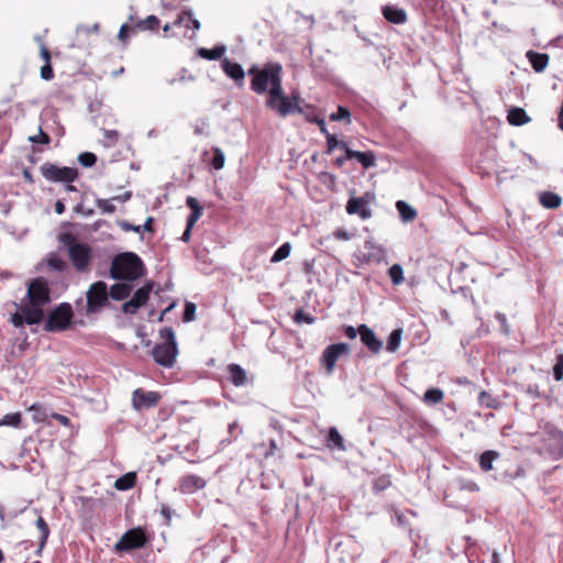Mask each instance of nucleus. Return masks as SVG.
Listing matches in <instances>:
<instances>
[{
    "instance_id": "nucleus-29",
    "label": "nucleus",
    "mask_w": 563,
    "mask_h": 563,
    "mask_svg": "<svg viewBox=\"0 0 563 563\" xmlns=\"http://www.w3.org/2000/svg\"><path fill=\"white\" fill-rule=\"evenodd\" d=\"M500 454L497 451L488 450L479 456V467L483 472H489L493 470V463L497 460Z\"/></svg>"
},
{
    "instance_id": "nucleus-5",
    "label": "nucleus",
    "mask_w": 563,
    "mask_h": 563,
    "mask_svg": "<svg viewBox=\"0 0 563 563\" xmlns=\"http://www.w3.org/2000/svg\"><path fill=\"white\" fill-rule=\"evenodd\" d=\"M73 308L70 303L63 302L59 303L55 309H53L44 324V330L47 332H60L70 325L73 319Z\"/></svg>"
},
{
    "instance_id": "nucleus-34",
    "label": "nucleus",
    "mask_w": 563,
    "mask_h": 563,
    "mask_svg": "<svg viewBox=\"0 0 563 563\" xmlns=\"http://www.w3.org/2000/svg\"><path fill=\"white\" fill-rule=\"evenodd\" d=\"M159 25V19L155 15H148L146 19L144 20H139L134 25H133V31L135 30H139V31H145V30H151V31H154L158 27Z\"/></svg>"
},
{
    "instance_id": "nucleus-19",
    "label": "nucleus",
    "mask_w": 563,
    "mask_h": 563,
    "mask_svg": "<svg viewBox=\"0 0 563 563\" xmlns=\"http://www.w3.org/2000/svg\"><path fill=\"white\" fill-rule=\"evenodd\" d=\"M20 312L22 313L26 324H38L43 318L44 312L41 306L27 303L20 306Z\"/></svg>"
},
{
    "instance_id": "nucleus-6",
    "label": "nucleus",
    "mask_w": 563,
    "mask_h": 563,
    "mask_svg": "<svg viewBox=\"0 0 563 563\" xmlns=\"http://www.w3.org/2000/svg\"><path fill=\"white\" fill-rule=\"evenodd\" d=\"M542 450L556 461L563 457V432L554 426L547 424L542 433Z\"/></svg>"
},
{
    "instance_id": "nucleus-59",
    "label": "nucleus",
    "mask_w": 563,
    "mask_h": 563,
    "mask_svg": "<svg viewBox=\"0 0 563 563\" xmlns=\"http://www.w3.org/2000/svg\"><path fill=\"white\" fill-rule=\"evenodd\" d=\"M334 238L338 239V240H344V241H347L351 239V234L346 231V230H343V229H338L334 231L333 233Z\"/></svg>"
},
{
    "instance_id": "nucleus-50",
    "label": "nucleus",
    "mask_w": 563,
    "mask_h": 563,
    "mask_svg": "<svg viewBox=\"0 0 563 563\" xmlns=\"http://www.w3.org/2000/svg\"><path fill=\"white\" fill-rule=\"evenodd\" d=\"M324 136L327 140V153L330 154L338 147L339 140L334 134H331L330 132L325 133Z\"/></svg>"
},
{
    "instance_id": "nucleus-47",
    "label": "nucleus",
    "mask_w": 563,
    "mask_h": 563,
    "mask_svg": "<svg viewBox=\"0 0 563 563\" xmlns=\"http://www.w3.org/2000/svg\"><path fill=\"white\" fill-rule=\"evenodd\" d=\"M478 401H479L481 406H484L486 408H495L496 407V400L487 391L479 393Z\"/></svg>"
},
{
    "instance_id": "nucleus-35",
    "label": "nucleus",
    "mask_w": 563,
    "mask_h": 563,
    "mask_svg": "<svg viewBox=\"0 0 563 563\" xmlns=\"http://www.w3.org/2000/svg\"><path fill=\"white\" fill-rule=\"evenodd\" d=\"M401 336L402 329L398 328L393 330L388 336L386 350L391 353L396 352L400 346Z\"/></svg>"
},
{
    "instance_id": "nucleus-3",
    "label": "nucleus",
    "mask_w": 563,
    "mask_h": 563,
    "mask_svg": "<svg viewBox=\"0 0 563 563\" xmlns=\"http://www.w3.org/2000/svg\"><path fill=\"white\" fill-rule=\"evenodd\" d=\"M161 336L165 340L153 347L152 355L154 361L163 367L174 366L178 354L175 332L172 328L161 330Z\"/></svg>"
},
{
    "instance_id": "nucleus-36",
    "label": "nucleus",
    "mask_w": 563,
    "mask_h": 563,
    "mask_svg": "<svg viewBox=\"0 0 563 563\" xmlns=\"http://www.w3.org/2000/svg\"><path fill=\"white\" fill-rule=\"evenodd\" d=\"M46 263L49 269L63 273L67 268V263L57 254H49L46 258Z\"/></svg>"
},
{
    "instance_id": "nucleus-49",
    "label": "nucleus",
    "mask_w": 563,
    "mask_h": 563,
    "mask_svg": "<svg viewBox=\"0 0 563 563\" xmlns=\"http://www.w3.org/2000/svg\"><path fill=\"white\" fill-rule=\"evenodd\" d=\"M295 321L297 323H301V322H305V323H308V324H312L316 320L314 317H312L311 314H308L306 313L302 309H299L295 312V317H294Z\"/></svg>"
},
{
    "instance_id": "nucleus-8",
    "label": "nucleus",
    "mask_w": 563,
    "mask_h": 563,
    "mask_svg": "<svg viewBox=\"0 0 563 563\" xmlns=\"http://www.w3.org/2000/svg\"><path fill=\"white\" fill-rule=\"evenodd\" d=\"M42 176L52 183H73L78 177V172L73 167H59L52 163H44L41 167Z\"/></svg>"
},
{
    "instance_id": "nucleus-52",
    "label": "nucleus",
    "mask_w": 563,
    "mask_h": 563,
    "mask_svg": "<svg viewBox=\"0 0 563 563\" xmlns=\"http://www.w3.org/2000/svg\"><path fill=\"white\" fill-rule=\"evenodd\" d=\"M350 118V111L344 107H339L338 111L330 115L331 121H340Z\"/></svg>"
},
{
    "instance_id": "nucleus-64",
    "label": "nucleus",
    "mask_w": 563,
    "mask_h": 563,
    "mask_svg": "<svg viewBox=\"0 0 563 563\" xmlns=\"http://www.w3.org/2000/svg\"><path fill=\"white\" fill-rule=\"evenodd\" d=\"M161 514L167 519L170 520L172 509L167 505H162Z\"/></svg>"
},
{
    "instance_id": "nucleus-56",
    "label": "nucleus",
    "mask_w": 563,
    "mask_h": 563,
    "mask_svg": "<svg viewBox=\"0 0 563 563\" xmlns=\"http://www.w3.org/2000/svg\"><path fill=\"white\" fill-rule=\"evenodd\" d=\"M11 322L15 328H20L25 323L24 318L20 311L12 314Z\"/></svg>"
},
{
    "instance_id": "nucleus-25",
    "label": "nucleus",
    "mask_w": 563,
    "mask_h": 563,
    "mask_svg": "<svg viewBox=\"0 0 563 563\" xmlns=\"http://www.w3.org/2000/svg\"><path fill=\"white\" fill-rule=\"evenodd\" d=\"M507 119L508 122L515 126L523 125L530 121V118L526 113V111L522 108L518 107L509 109Z\"/></svg>"
},
{
    "instance_id": "nucleus-20",
    "label": "nucleus",
    "mask_w": 563,
    "mask_h": 563,
    "mask_svg": "<svg viewBox=\"0 0 563 563\" xmlns=\"http://www.w3.org/2000/svg\"><path fill=\"white\" fill-rule=\"evenodd\" d=\"M366 253L363 254V258L366 263L375 262L380 263L386 258V251L383 246L375 244L372 241H366L364 244Z\"/></svg>"
},
{
    "instance_id": "nucleus-27",
    "label": "nucleus",
    "mask_w": 563,
    "mask_h": 563,
    "mask_svg": "<svg viewBox=\"0 0 563 563\" xmlns=\"http://www.w3.org/2000/svg\"><path fill=\"white\" fill-rule=\"evenodd\" d=\"M228 372L230 374V380L233 385L240 387L246 384V372L240 365L234 363L230 364L228 366Z\"/></svg>"
},
{
    "instance_id": "nucleus-43",
    "label": "nucleus",
    "mask_w": 563,
    "mask_h": 563,
    "mask_svg": "<svg viewBox=\"0 0 563 563\" xmlns=\"http://www.w3.org/2000/svg\"><path fill=\"white\" fill-rule=\"evenodd\" d=\"M357 161L364 168H369L375 166L376 156L372 151L361 152Z\"/></svg>"
},
{
    "instance_id": "nucleus-39",
    "label": "nucleus",
    "mask_w": 563,
    "mask_h": 563,
    "mask_svg": "<svg viewBox=\"0 0 563 563\" xmlns=\"http://www.w3.org/2000/svg\"><path fill=\"white\" fill-rule=\"evenodd\" d=\"M36 528L38 529L41 536H40V541H38V545H40V549H42L46 541H47V538L49 536V529H48V526L46 523V521L44 520L43 517H38L37 520H36Z\"/></svg>"
},
{
    "instance_id": "nucleus-46",
    "label": "nucleus",
    "mask_w": 563,
    "mask_h": 563,
    "mask_svg": "<svg viewBox=\"0 0 563 563\" xmlns=\"http://www.w3.org/2000/svg\"><path fill=\"white\" fill-rule=\"evenodd\" d=\"M78 162L84 166V167H91L96 164L97 162V156L93 154V153H90V152H84L81 154H79L78 156Z\"/></svg>"
},
{
    "instance_id": "nucleus-13",
    "label": "nucleus",
    "mask_w": 563,
    "mask_h": 563,
    "mask_svg": "<svg viewBox=\"0 0 563 563\" xmlns=\"http://www.w3.org/2000/svg\"><path fill=\"white\" fill-rule=\"evenodd\" d=\"M161 399L157 391H146L142 388H136L132 393V406L135 410L155 407Z\"/></svg>"
},
{
    "instance_id": "nucleus-23",
    "label": "nucleus",
    "mask_w": 563,
    "mask_h": 563,
    "mask_svg": "<svg viewBox=\"0 0 563 563\" xmlns=\"http://www.w3.org/2000/svg\"><path fill=\"white\" fill-rule=\"evenodd\" d=\"M227 52V46L223 44H218L213 48L200 47L197 49V55L207 60H218L221 59L222 56Z\"/></svg>"
},
{
    "instance_id": "nucleus-55",
    "label": "nucleus",
    "mask_w": 563,
    "mask_h": 563,
    "mask_svg": "<svg viewBox=\"0 0 563 563\" xmlns=\"http://www.w3.org/2000/svg\"><path fill=\"white\" fill-rule=\"evenodd\" d=\"M41 77L44 80H51L54 77V71H53V68L51 66V63H46L44 66H42V68H41Z\"/></svg>"
},
{
    "instance_id": "nucleus-37",
    "label": "nucleus",
    "mask_w": 563,
    "mask_h": 563,
    "mask_svg": "<svg viewBox=\"0 0 563 563\" xmlns=\"http://www.w3.org/2000/svg\"><path fill=\"white\" fill-rule=\"evenodd\" d=\"M328 441H329L330 445H332L333 448L341 450V451L345 450L344 439L339 433V431L335 427L330 428Z\"/></svg>"
},
{
    "instance_id": "nucleus-60",
    "label": "nucleus",
    "mask_w": 563,
    "mask_h": 563,
    "mask_svg": "<svg viewBox=\"0 0 563 563\" xmlns=\"http://www.w3.org/2000/svg\"><path fill=\"white\" fill-rule=\"evenodd\" d=\"M344 334H345L349 339L353 340V339H355V338H356V335L358 334V328H357V329H355L353 325H345V327H344Z\"/></svg>"
},
{
    "instance_id": "nucleus-10",
    "label": "nucleus",
    "mask_w": 563,
    "mask_h": 563,
    "mask_svg": "<svg viewBox=\"0 0 563 563\" xmlns=\"http://www.w3.org/2000/svg\"><path fill=\"white\" fill-rule=\"evenodd\" d=\"M26 299L32 305L43 307L51 301L48 283L43 277H36L29 282Z\"/></svg>"
},
{
    "instance_id": "nucleus-42",
    "label": "nucleus",
    "mask_w": 563,
    "mask_h": 563,
    "mask_svg": "<svg viewBox=\"0 0 563 563\" xmlns=\"http://www.w3.org/2000/svg\"><path fill=\"white\" fill-rule=\"evenodd\" d=\"M21 418L20 412L7 413L0 419V426L19 427Z\"/></svg>"
},
{
    "instance_id": "nucleus-57",
    "label": "nucleus",
    "mask_w": 563,
    "mask_h": 563,
    "mask_svg": "<svg viewBox=\"0 0 563 563\" xmlns=\"http://www.w3.org/2000/svg\"><path fill=\"white\" fill-rule=\"evenodd\" d=\"M130 30L133 31V26L131 27L129 24H123L121 27H120V31H119V34H118V37L119 40L121 41H125L129 36V32Z\"/></svg>"
},
{
    "instance_id": "nucleus-41",
    "label": "nucleus",
    "mask_w": 563,
    "mask_h": 563,
    "mask_svg": "<svg viewBox=\"0 0 563 563\" xmlns=\"http://www.w3.org/2000/svg\"><path fill=\"white\" fill-rule=\"evenodd\" d=\"M225 156L220 147H212L211 165L214 169L220 170L224 166Z\"/></svg>"
},
{
    "instance_id": "nucleus-38",
    "label": "nucleus",
    "mask_w": 563,
    "mask_h": 563,
    "mask_svg": "<svg viewBox=\"0 0 563 563\" xmlns=\"http://www.w3.org/2000/svg\"><path fill=\"white\" fill-rule=\"evenodd\" d=\"M291 251V244L289 242H285L282 244L271 257L272 263H278L285 258H287Z\"/></svg>"
},
{
    "instance_id": "nucleus-40",
    "label": "nucleus",
    "mask_w": 563,
    "mask_h": 563,
    "mask_svg": "<svg viewBox=\"0 0 563 563\" xmlns=\"http://www.w3.org/2000/svg\"><path fill=\"white\" fill-rule=\"evenodd\" d=\"M388 275L394 285H400L404 282V269L400 264H394L388 269Z\"/></svg>"
},
{
    "instance_id": "nucleus-28",
    "label": "nucleus",
    "mask_w": 563,
    "mask_h": 563,
    "mask_svg": "<svg viewBox=\"0 0 563 563\" xmlns=\"http://www.w3.org/2000/svg\"><path fill=\"white\" fill-rule=\"evenodd\" d=\"M132 286L125 283H118L111 286L109 296L114 300H123L130 296Z\"/></svg>"
},
{
    "instance_id": "nucleus-26",
    "label": "nucleus",
    "mask_w": 563,
    "mask_h": 563,
    "mask_svg": "<svg viewBox=\"0 0 563 563\" xmlns=\"http://www.w3.org/2000/svg\"><path fill=\"white\" fill-rule=\"evenodd\" d=\"M539 202L547 209H558L562 205V198L552 191H543L539 195Z\"/></svg>"
},
{
    "instance_id": "nucleus-21",
    "label": "nucleus",
    "mask_w": 563,
    "mask_h": 563,
    "mask_svg": "<svg viewBox=\"0 0 563 563\" xmlns=\"http://www.w3.org/2000/svg\"><path fill=\"white\" fill-rule=\"evenodd\" d=\"M383 16L390 23L405 24L407 22V12L396 5H385L382 8Z\"/></svg>"
},
{
    "instance_id": "nucleus-22",
    "label": "nucleus",
    "mask_w": 563,
    "mask_h": 563,
    "mask_svg": "<svg viewBox=\"0 0 563 563\" xmlns=\"http://www.w3.org/2000/svg\"><path fill=\"white\" fill-rule=\"evenodd\" d=\"M526 57L536 73H542L549 64V55L545 53H538L528 51Z\"/></svg>"
},
{
    "instance_id": "nucleus-9",
    "label": "nucleus",
    "mask_w": 563,
    "mask_h": 563,
    "mask_svg": "<svg viewBox=\"0 0 563 563\" xmlns=\"http://www.w3.org/2000/svg\"><path fill=\"white\" fill-rule=\"evenodd\" d=\"M147 543V538L142 528L128 530L114 544L115 552H130L142 549Z\"/></svg>"
},
{
    "instance_id": "nucleus-32",
    "label": "nucleus",
    "mask_w": 563,
    "mask_h": 563,
    "mask_svg": "<svg viewBox=\"0 0 563 563\" xmlns=\"http://www.w3.org/2000/svg\"><path fill=\"white\" fill-rule=\"evenodd\" d=\"M135 482H136L135 473L129 472L115 481L114 487L118 490H129L135 485Z\"/></svg>"
},
{
    "instance_id": "nucleus-1",
    "label": "nucleus",
    "mask_w": 563,
    "mask_h": 563,
    "mask_svg": "<svg viewBox=\"0 0 563 563\" xmlns=\"http://www.w3.org/2000/svg\"><path fill=\"white\" fill-rule=\"evenodd\" d=\"M247 73L252 76L251 89L257 95L268 92L266 104L269 108H275V100L280 97L282 65L279 63H266L262 68L253 65Z\"/></svg>"
},
{
    "instance_id": "nucleus-4",
    "label": "nucleus",
    "mask_w": 563,
    "mask_h": 563,
    "mask_svg": "<svg viewBox=\"0 0 563 563\" xmlns=\"http://www.w3.org/2000/svg\"><path fill=\"white\" fill-rule=\"evenodd\" d=\"M60 242L67 247L68 256L74 267L82 272L85 271L91 258L90 247L84 243H80L70 233H64L60 235Z\"/></svg>"
},
{
    "instance_id": "nucleus-54",
    "label": "nucleus",
    "mask_w": 563,
    "mask_h": 563,
    "mask_svg": "<svg viewBox=\"0 0 563 563\" xmlns=\"http://www.w3.org/2000/svg\"><path fill=\"white\" fill-rule=\"evenodd\" d=\"M30 141L32 143L48 144L51 142V137L42 130H40V133L37 135L30 136Z\"/></svg>"
},
{
    "instance_id": "nucleus-24",
    "label": "nucleus",
    "mask_w": 563,
    "mask_h": 563,
    "mask_svg": "<svg viewBox=\"0 0 563 563\" xmlns=\"http://www.w3.org/2000/svg\"><path fill=\"white\" fill-rule=\"evenodd\" d=\"M186 205L190 208L191 213L187 218V223L189 228H194L196 222L200 219L202 216V207L200 206L199 201L194 197H187Z\"/></svg>"
},
{
    "instance_id": "nucleus-62",
    "label": "nucleus",
    "mask_w": 563,
    "mask_h": 563,
    "mask_svg": "<svg viewBox=\"0 0 563 563\" xmlns=\"http://www.w3.org/2000/svg\"><path fill=\"white\" fill-rule=\"evenodd\" d=\"M52 417L63 426H69L70 420L68 417L59 413H53Z\"/></svg>"
},
{
    "instance_id": "nucleus-63",
    "label": "nucleus",
    "mask_w": 563,
    "mask_h": 563,
    "mask_svg": "<svg viewBox=\"0 0 563 563\" xmlns=\"http://www.w3.org/2000/svg\"><path fill=\"white\" fill-rule=\"evenodd\" d=\"M360 153H361V152H358V151H354V150H351V148H346V152H345L344 154H345V158H346V159H352V158L357 159V158H358Z\"/></svg>"
},
{
    "instance_id": "nucleus-48",
    "label": "nucleus",
    "mask_w": 563,
    "mask_h": 563,
    "mask_svg": "<svg viewBox=\"0 0 563 563\" xmlns=\"http://www.w3.org/2000/svg\"><path fill=\"white\" fill-rule=\"evenodd\" d=\"M553 377L556 382L563 379V354L556 357V363L553 366Z\"/></svg>"
},
{
    "instance_id": "nucleus-17",
    "label": "nucleus",
    "mask_w": 563,
    "mask_h": 563,
    "mask_svg": "<svg viewBox=\"0 0 563 563\" xmlns=\"http://www.w3.org/2000/svg\"><path fill=\"white\" fill-rule=\"evenodd\" d=\"M361 342L373 353H378L383 347V342L376 336L374 331L366 324L358 325Z\"/></svg>"
},
{
    "instance_id": "nucleus-45",
    "label": "nucleus",
    "mask_w": 563,
    "mask_h": 563,
    "mask_svg": "<svg viewBox=\"0 0 563 563\" xmlns=\"http://www.w3.org/2000/svg\"><path fill=\"white\" fill-rule=\"evenodd\" d=\"M113 201H115L113 197L111 199H98L97 207L102 211V213H113L115 211Z\"/></svg>"
},
{
    "instance_id": "nucleus-15",
    "label": "nucleus",
    "mask_w": 563,
    "mask_h": 563,
    "mask_svg": "<svg viewBox=\"0 0 563 563\" xmlns=\"http://www.w3.org/2000/svg\"><path fill=\"white\" fill-rule=\"evenodd\" d=\"M367 205V195L363 197H352L346 203V212L349 214H358L363 220L369 219L372 211Z\"/></svg>"
},
{
    "instance_id": "nucleus-11",
    "label": "nucleus",
    "mask_w": 563,
    "mask_h": 563,
    "mask_svg": "<svg viewBox=\"0 0 563 563\" xmlns=\"http://www.w3.org/2000/svg\"><path fill=\"white\" fill-rule=\"evenodd\" d=\"M153 290V283L147 282L141 288H139L132 296V298L125 301L122 306V310L124 313L134 314L146 303L150 298V294Z\"/></svg>"
},
{
    "instance_id": "nucleus-12",
    "label": "nucleus",
    "mask_w": 563,
    "mask_h": 563,
    "mask_svg": "<svg viewBox=\"0 0 563 563\" xmlns=\"http://www.w3.org/2000/svg\"><path fill=\"white\" fill-rule=\"evenodd\" d=\"M350 346L346 343H334L324 349L321 356V362L325 366L327 374H332L335 363L343 354H347Z\"/></svg>"
},
{
    "instance_id": "nucleus-53",
    "label": "nucleus",
    "mask_w": 563,
    "mask_h": 563,
    "mask_svg": "<svg viewBox=\"0 0 563 563\" xmlns=\"http://www.w3.org/2000/svg\"><path fill=\"white\" fill-rule=\"evenodd\" d=\"M495 317L500 324L501 332L504 334L508 335L510 330H509V324L507 322L506 314H504L501 312H497Z\"/></svg>"
},
{
    "instance_id": "nucleus-33",
    "label": "nucleus",
    "mask_w": 563,
    "mask_h": 563,
    "mask_svg": "<svg viewBox=\"0 0 563 563\" xmlns=\"http://www.w3.org/2000/svg\"><path fill=\"white\" fill-rule=\"evenodd\" d=\"M444 398V393L440 388H429L423 395V402L433 406L440 404Z\"/></svg>"
},
{
    "instance_id": "nucleus-30",
    "label": "nucleus",
    "mask_w": 563,
    "mask_h": 563,
    "mask_svg": "<svg viewBox=\"0 0 563 563\" xmlns=\"http://www.w3.org/2000/svg\"><path fill=\"white\" fill-rule=\"evenodd\" d=\"M396 208L399 213V217L405 222H410L417 217V211L406 201L398 200L396 202Z\"/></svg>"
},
{
    "instance_id": "nucleus-31",
    "label": "nucleus",
    "mask_w": 563,
    "mask_h": 563,
    "mask_svg": "<svg viewBox=\"0 0 563 563\" xmlns=\"http://www.w3.org/2000/svg\"><path fill=\"white\" fill-rule=\"evenodd\" d=\"M192 24V27L195 30H199L200 29V22L195 19L191 14V12L189 11H184L183 13H180L177 19L174 21L173 25L174 26H185V27H189L190 25L189 24Z\"/></svg>"
},
{
    "instance_id": "nucleus-7",
    "label": "nucleus",
    "mask_w": 563,
    "mask_h": 563,
    "mask_svg": "<svg viewBox=\"0 0 563 563\" xmlns=\"http://www.w3.org/2000/svg\"><path fill=\"white\" fill-rule=\"evenodd\" d=\"M109 298L108 286L104 282L93 283L87 291V313H96L106 306Z\"/></svg>"
},
{
    "instance_id": "nucleus-18",
    "label": "nucleus",
    "mask_w": 563,
    "mask_h": 563,
    "mask_svg": "<svg viewBox=\"0 0 563 563\" xmlns=\"http://www.w3.org/2000/svg\"><path fill=\"white\" fill-rule=\"evenodd\" d=\"M206 486V481L195 474L185 475L179 479V490L183 494H194Z\"/></svg>"
},
{
    "instance_id": "nucleus-16",
    "label": "nucleus",
    "mask_w": 563,
    "mask_h": 563,
    "mask_svg": "<svg viewBox=\"0 0 563 563\" xmlns=\"http://www.w3.org/2000/svg\"><path fill=\"white\" fill-rule=\"evenodd\" d=\"M221 68L229 78L234 80L236 86L242 87L244 85L245 71L239 63L225 57L221 59Z\"/></svg>"
},
{
    "instance_id": "nucleus-44",
    "label": "nucleus",
    "mask_w": 563,
    "mask_h": 563,
    "mask_svg": "<svg viewBox=\"0 0 563 563\" xmlns=\"http://www.w3.org/2000/svg\"><path fill=\"white\" fill-rule=\"evenodd\" d=\"M119 140V133L115 130H104L103 131V140L102 144L106 147H112L117 144Z\"/></svg>"
},
{
    "instance_id": "nucleus-58",
    "label": "nucleus",
    "mask_w": 563,
    "mask_h": 563,
    "mask_svg": "<svg viewBox=\"0 0 563 563\" xmlns=\"http://www.w3.org/2000/svg\"><path fill=\"white\" fill-rule=\"evenodd\" d=\"M310 122H314L318 124V128H320V131L321 133L324 135L325 133H328V129H327V125H325V121L324 119L322 118H319V117H316L313 119H309Z\"/></svg>"
},
{
    "instance_id": "nucleus-51",
    "label": "nucleus",
    "mask_w": 563,
    "mask_h": 563,
    "mask_svg": "<svg viewBox=\"0 0 563 563\" xmlns=\"http://www.w3.org/2000/svg\"><path fill=\"white\" fill-rule=\"evenodd\" d=\"M196 306L192 302H187L184 309V321H192L195 319Z\"/></svg>"
},
{
    "instance_id": "nucleus-14",
    "label": "nucleus",
    "mask_w": 563,
    "mask_h": 563,
    "mask_svg": "<svg viewBox=\"0 0 563 563\" xmlns=\"http://www.w3.org/2000/svg\"><path fill=\"white\" fill-rule=\"evenodd\" d=\"M273 110H276L282 117H286L290 113H300L302 110L298 104V98H289L283 93V87H280V97H277L275 100V108H272Z\"/></svg>"
},
{
    "instance_id": "nucleus-2",
    "label": "nucleus",
    "mask_w": 563,
    "mask_h": 563,
    "mask_svg": "<svg viewBox=\"0 0 563 563\" xmlns=\"http://www.w3.org/2000/svg\"><path fill=\"white\" fill-rule=\"evenodd\" d=\"M144 264L139 255L126 252L117 255L110 267V277L117 280H135L144 275Z\"/></svg>"
},
{
    "instance_id": "nucleus-61",
    "label": "nucleus",
    "mask_w": 563,
    "mask_h": 563,
    "mask_svg": "<svg viewBox=\"0 0 563 563\" xmlns=\"http://www.w3.org/2000/svg\"><path fill=\"white\" fill-rule=\"evenodd\" d=\"M121 228L124 230V231H134V232H141V225H134L132 223H129L126 221H123L121 223Z\"/></svg>"
}]
</instances>
